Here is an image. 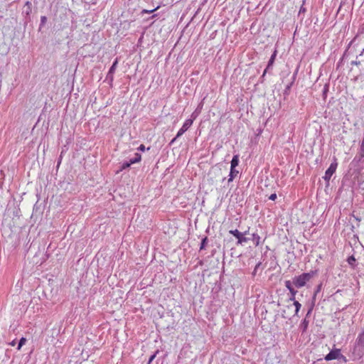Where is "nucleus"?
Segmentation results:
<instances>
[{"mask_svg": "<svg viewBox=\"0 0 364 364\" xmlns=\"http://www.w3.org/2000/svg\"><path fill=\"white\" fill-rule=\"evenodd\" d=\"M352 353L355 359L363 357L364 354V331L358 334Z\"/></svg>", "mask_w": 364, "mask_h": 364, "instance_id": "nucleus-1", "label": "nucleus"}, {"mask_svg": "<svg viewBox=\"0 0 364 364\" xmlns=\"http://www.w3.org/2000/svg\"><path fill=\"white\" fill-rule=\"evenodd\" d=\"M314 275V272L303 273L299 276L294 277L292 279V282L296 288H301L304 287Z\"/></svg>", "mask_w": 364, "mask_h": 364, "instance_id": "nucleus-2", "label": "nucleus"}, {"mask_svg": "<svg viewBox=\"0 0 364 364\" xmlns=\"http://www.w3.org/2000/svg\"><path fill=\"white\" fill-rule=\"evenodd\" d=\"M338 166L337 160L336 158L333 159V161L331 164L330 166L325 172V175L323 176L324 181L328 183L331 176L336 172Z\"/></svg>", "mask_w": 364, "mask_h": 364, "instance_id": "nucleus-3", "label": "nucleus"}, {"mask_svg": "<svg viewBox=\"0 0 364 364\" xmlns=\"http://www.w3.org/2000/svg\"><path fill=\"white\" fill-rule=\"evenodd\" d=\"M230 234L232 235L237 239V244H242L243 242H247L249 239L244 237V234L240 232L238 230H231L229 231Z\"/></svg>", "mask_w": 364, "mask_h": 364, "instance_id": "nucleus-4", "label": "nucleus"}, {"mask_svg": "<svg viewBox=\"0 0 364 364\" xmlns=\"http://www.w3.org/2000/svg\"><path fill=\"white\" fill-rule=\"evenodd\" d=\"M341 354V350L338 348H335L331 350L324 358V359L327 361L335 360L339 358Z\"/></svg>", "mask_w": 364, "mask_h": 364, "instance_id": "nucleus-5", "label": "nucleus"}, {"mask_svg": "<svg viewBox=\"0 0 364 364\" xmlns=\"http://www.w3.org/2000/svg\"><path fill=\"white\" fill-rule=\"evenodd\" d=\"M117 64H118V60H117V59H116L113 62L112 66L110 67V68L108 71V73L107 75V80H109L110 82L113 81V74L114 73V72L116 70Z\"/></svg>", "mask_w": 364, "mask_h": 364, "instance_id": "nucleus-6", "label": "nucleus"}, {"mask_svg": "<svg viewBox=\"0 0 364 364\" xmlns=\"http://www.w3.org/2000/svg\"><path fill=\"white\" fill-rule=\"evenodd\" d=\"M277 51L274 50V53H272V55H271L270 59L268 62L267 66L266 69L264 70L262 76H264L266 74L267 70H269V68H271L272 67L274 62L275 60L276 56H277Z\"/></svg>", "mask_w": 364, "mask_h": 364, "instance_id": "nucleus-7", "label": "nucleus"}, {"mask_svg": "<svg viewBox=\"0 0 364 364\" xmlns=\"http://www.w3.org/2000/svg\"><path fill=\"white\" fill-rule=\"evenodd\" d=\"M308 326H309V321L306 318H304V320L301 321V322L299 325V328L301 331L302 333L306 332V331L308 328Z\"/></svg>", "mask_w": 364, "mask_h": 364, "instance_id": "nucleus-8", "label": "nucleus"}, {"mask_svg": "<svg viewBox=\"0 0 364 364\" xmlns=\"http://www.w3.org/2000/svg\"><path fill=\"white\" fill-rule=\"evenodd\" d=\"M32 4L31 3V1H28L26 2L25 4V10L23 11V13H25L27 16L30 15V14L31 13L32 11V7H31Z\"/></svg>", "mask_w": 364, "mask_h": 364, "instance_id": "nucleus-9", "label": "nucleus"}, {"mask_svg": "<svg viewBox=\"0 0 364 364\" xmlns=\"http://www.w3.org/2000/svg\"><path fill=\"white\" fill-rule=\"evenodd\" d=\"M141 154L139 153H135L134 157L132 159H130L129 161L131 163V164H134L139 162L141 161Z\"/></svg>", "mask_w": 364, "mask_h": 364, "instance_id": "nucleus-10", "label": "nucleus"}, {"mask_svg": "<svg viewBox=\"0 0 364 364\" xmlns=\"http://www.w3.org/2000/svg\"><path fill=\"white\" fill-rule=\"evenodd\" d=\"M238 174V171L235 170V168H230V171L229 174L228 182L232 181L234 178Z\"/></svg>", "mask_w": 364, "mask_h": 364, "instance_id": "nucleus-11", "label": "nucleus"}, {"mask_svg": "<svg viewBox=\"0 0 364 364\" xmlns=\"http://www.w3.org/2000/svg\"><path fill=\"white\" fill-rule=\"evenodd\" d=\"M238 164H239V157L237 155H235L231 160L230 168H235V167L238 165Z\"/></svg>", "mask_w": 364, "mask_h": 364, "instance_id": "nucleus-12", "label": "nucleus"}, {"mask_svg": "<svg viewBox=\"0 0 364 364\" xmlns=\"http://www.w3.org/2000/svg\"><path fill=\"white\" fill-rule=\"evenodd\" d=\"M252 240L255 242L256 246L259 245L260 243H261V237L257 233H253L252 234Z\"/></svg>", "mask_w": 364, "mask_h": 364, "instance_id": "nucleus-13", "label": "nucleus"}, {"mask_svg": "<svg viewBox=\"0 0 364 364\" xmlns=\"http://www.w3.org/2000/svg\"><path fill=\"white\" fill-rule=\"evenodd\" d=\"M284 284H285V287L289 291V292L294 294V289L292 287V284H294L293 282L289 280H287V281H285Z\"/></svg>", "mask_w": 364, "mask_h": 364, "instance_id": "nucleus-14", "label": "nucleus"}, {"mask_svg": "<svg viewBox=\"0 0 364 364\" xmlns=\"http://www.w3.org/2000/svg\"><path fill=\"white\" fill-rule=\"evenodd\" d=\"M293 306H295V314L294 316H297L298 313L301 307V304L298 301H293Z\"/></svg>", "mask_w": 364, "mask_h": 364, "instance_id": "nucleus-15", "label": "nucleus"}, {"mask_svg": "<svg viewBox=\"0 0 364 364\" xmlns=\"http://www.w3.org/2000/svg\"><path fill=\"white\" fill-rule=\"evenodd\" d=\"M193 119H188L184 122L182 127H184V128H186V129H188L193 124Z\"/></svg>", "mask_w": 364, "mask_h": 364, "instance_id": "nucleus-16", "label": "nucleus"}, {"mask_svg": "<svg viewBox=\"0 0 364 364\" xmlns=\"http://www.w3.org/2000/svg\"><path fill=\"white\" fill-rule=\"evenodd\" d=\"M131 163L129 162V161H124L122 164V166L120 167V169L119 171H122L127 168H129L130 166H131Z\"/></svg>", "mask_w": 364, "mask_h": 364, "instance_id": "nucleus-17", "label": "nucleus"}, {"mask_svg": "<svg viewBox=\"0 0 364 364\" xmlns=\"http://www.w3.org/2000/svg\"><path fill=\"white\" fill-rule=\"evenodd\" d=\"M355 41V38H354L350 42V43L348 44V48L347 50H346V51L344 52V54L343 55V58L348 56L350 53V51H349V48L351 46V45Z\"/></svg>", "mask_w": 364, "mask_h": 364, "instance_id": "nucleus-18", "label": "nucleus"}, {"mask_svg": "<svg viewBox=\"0 0 364 364\" xmlns=\"http://www.w3.org/2000/svg\"><path fill=\"white\" fill-rule=\"evenodd\" d=\"M347 261H348V263L350 266H352V267H354V266H355V261H356V260H355V258L354 257V256H353V255L350 256V257L348 258Z\"/></svg>", "mask_w": 364, "mask_h": 364, "instance_id": "nucleus-19", "label": "nucleus"}, {"mask_svg": "<svg viewBox=\"0 0 364 364\" xmlns=\"http://www.w3.org/2000/svg\"><path fill=\"white\" fill-rule=\"evenodd\" d=\"M208 237H205L204 238L202 239V241H201V243H200V250H203L205 249V245H207V242H208Z\"/></svg>", "mask_w": 364, "mask_h": 364, "instance_id": "nucleus-20", "label": "nucleus"}, {"mask_svg": "<svg viewBox=\"0 0 364 364\" xmlns=\"http://www.w3.org/2000/svg\"><path fill=\"white\" fill-rule=\"evenodd\" d=\"M321 287H322V284H319L317 287H316V289L314 291V296H313V299H316V295L321 291Z\"/></svg>", "mask_w": 364, "mask_h": 364, "instance_id": "nucleus-21", "label": "nucleus"}, {"mask_svg": "<svg viewBox=\"0 0 364 364\" xmlns=\"http://www.w3.org/2000/svg\"><path fill=\"white\" fill-rule=\"evenodd\" d=\"M26 339L25 338L22 337L18 342L17 349L18 350H21V347L26 343Z\"/></svg>", "mask_w": 364, "mask_h": 364, "instance_id": "nucleus-22", "label": "nucleus"}, {"mask_svg": "<svg viewBox=\"0 0 364 364\" xmlns=\"http://www.w3.org/2000/svg\"><path fill=\"white\" fill-rule=\"evenodd\" d=\"M305 1H306V0H303V4L300 7V9H299V16L302 14H305L306 11V9L304 6V4H305Z\"/></svg>", "mask_w": 364, "mask_h": 364, "instance_id": "nucleus-23", "label": "nucleus"}, {"mask_svg": "<svg viewBox=\"0 0 364 364\" xmlns=\"http://www.w3.org/2000/svg\"><path fill=\"white\" fill-rule=\"evenodd\" d=\"M200 113V110L196 109L192 114H191V119H193V121L196 119L198 114Z\"/></svg>", "mask_w": 364, "mask_h": 364, "instance_id": "nucleus-24", "label": "nucleus"}, {"mask_svg": "<svg viewBox=\"0 0 364 364\" xmlns=\"http://www.w3.org/2000/svg\"><path fill=\"white\" fill-rule=\"evenodd\" d=\"M294 294L290 293V296L289 298V300L291 301H296L295 296H296V294L297 293V291L294 289Z\"/></svg>", "mask_w": 364, "mask_h": 364, "instance_id": "nucleus-25", "label": "nucleus"}, {"mask_svg": "<svg viewBox=\"0 0 364 364\" xmlns=\"http://www.w3.org/2000/svg\"><path fill=\"white\" fill-rule=\"evenodd\" d=\"M338 360H341L343 363H346L347 362V358L345 355H343V354H340L339 355V358H338Z\"/></svg>", "mask_w": 364, "mask_h": 364, "instance_id": "nucleus-26", "label": "nucleus"}, {"mask_svg": "<svg viewBox=\"0 0 364 364\" xmlns=\"http://www.w3.org/2000/svg\"><path fill=\"white\" fill-rule=\"evenodd\" d=\"M47 21V18L46 16H42L41 17V26H42L43 25H44Z\"/></svg>", "mask_w": 364, "mask_h": 364, "instance_id": "nucleus-27", "label": "nucleus"}, {"mask_svg": "<svg viewBox=\"0 0 364 364\" xmlns=\"http://www.w3.org/2000/svg\"><path fill=\"white\" fill-rule=\"evenodd\" d=\"M157 9H158V7L154 9H151V10L144 9L141 13L142 14H151V13L154 12V11H156Z\"/></svg>", "mask_w": 364, "mask_h": 364, "instance_id": "nucleus-28", "label": "nucleus"}, {"mask_svg": "<svg viewBox=\"0 0 364 364\" xmlns=\"http://www.w3.org/2000/svg\"><path fill=\"white\" fill-rule=\"evenodd\" d=\"M158 353V351H156L154 354H153V355L149 358V362H148V363H149V364H150V363L153 361V360L155 358L156 355V353Z\"/></svg>", "mask_w": 364, "mask_h": 364, "instance_id": "nucleus-29", "label": "nucleus"}, {"mask_svg": "<svg viewBox=\"0 0 364 364\" xmlns=\"http://www.w3.org/2000/svg\"><path fill=\"white\" fill-rule=\"evenodd\" d=\"M277 198V194L272 193L269 196V199L271 200H274Z\"/></svg>", "mask_w": 364, "mask_h": 364, "instance_id": "nucleus-30", "label": "nucleus"}, {"mask_svg": "<svg viewBox=\"0 0 364 364\" xmlns=\"http://www.w3.org/2000/svg\"><path fill=\"white\" fill-rule=\"evenodd\" d=\"M351 65H358L360 64V60H353L351 63H350Z\"/></svg>", "mask_w": 364, "mask_h": 364, "instance_id": "nucleus-31", "label": "nucleus"}, {"mask_svg": "<svg viewBox=\"0 0 364 364\" xmlns=\"http://www.w3.org/2000/svg\"><path fill=\"white\" fill-rule=\"evenodd\" d=\"M184 134V132L181 130V129H179L176 136V138H178L180 137L181 136H182L183 134Z\"/></svg>", "mask_w": 364, "mask_h": 364, "instance_id": "nucleus-32", "label": "nucleus"}, {"mask_svg": "<svg viewBox=\"0 0 364 364\" xmlns=\"http://www.w3.org/2000/svg\"><path fill=\"white\" fill-rule=\"evenodd\" d=\"M139 150L144 151L145 150V146L144 144H141L139 148Z\"/></svg>", "mask_w": 364, "mask_h": 364, "instance_id": "nucleus-33", "label": "nucleus"}, {"mask_svg": "<svg viewBox=\"0 0 364 364\" xmlns=\"http://www.w3.org/2000/svg\"><path fill=\"white\" fill-rule=\"evenodd\" d=\"M282 317H283V318H288V316H287V315H286V311H285V310H284V311H283V312H282Z\"/></svg>", "mask_w": 364, "mask_h": 364, "instance_id": "nucleus-34", "label": "nucleus"}, {"mask_svg": "<svg viewBox=\"0 0 364 364\" xmlns=\"http://www.w3.org/2000/svg\"><path fill=\"white\" fill-rule=\"evenodd\" d=\"M9 345L11 346H14L16 345V340H14L11 343H9Z\"/></svg>", "mask_w": 364, "mask_h": 364, "instance_id": "nucleus-35", "label": "nucleus"}, {"mask_svg": "<svg viewBox=\"0 0 364 364\" xmlns=\"http://www.w3.org/2000/svg\"><path fill=\"white\" fill-rule=\"evenodd\" d=\"M177 138L174 137L170 142V144H172L173 143H175V141L176 140Z\"/></svg>", "mask_w": 364, "mask_h": 364, "instance_id": "nucleus-36", "label": "nucleus"}, {"mask_svg": "<svg viewBox=\"0 0 364 364\" xmlns=\"http://www.w3.org/2000/svg\"><path fill=\"white\" fill-rule=\"evenodd\" d=\"M180 129H181L184 133L188 130L184 127H182Z\"/></svg>", "mask_w": 364, "mask_h": 364, "instance_id": "nucleus-37", "label": "nucleus"}, {"mask_svg": "<svg viewBox=\"0 0 364 364\" xmlns=\"http://www.w3.org/2000/svg\"><path fill=\"white\" fill-rule=\"evenodd\" d=\"M259 264H260V263H258V264H257V266L255 267V272H256V271H257V268L259 266Z\"/></svg>", "mask_w": 364, "mask_h": 364, "instance_id": "nucleus-38", "label": "nucleus"}, {"mask_svg": "<svg viewBox=\"0 0 364 364\" xmlns=\"http://www.w3.org/2000/svg\"><path fill=\"white\" fill-rule=\"evenodd\" d=\"M291 308H292V306H291V305H289V306H287V309H291Z\"/></svg>", "mask_w": 364, "mask_h": 364, "instance_id": "nucleus-39", "label": "nucleus"}]
</instances>
